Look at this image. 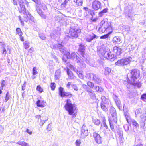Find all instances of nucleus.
Wrapping results in <instances>:
<instances>
[{
  "mask_svg": "<svg viewBox=\"0 0 146 146\" xmlns=\"http://www.w3.org/2000/svg\"><path fill=\"white\" fill-rule=\"evenodd\" d=\"M17 1L19 5V7H18L19 11L21 13L24 14L23 19H21L20 16H19L21 24L23 26L24 22H27L28 20L30 22V21L33 22L34 17L31 15L27 11H26L25 6H27L28 4L26 0H17Z\"/></svg>",
  "mask_w": 146,
  "mask_h": 146,
  "instance_id": "1",
  "label": "nucleus"
},
{
  "mask_svg": "<svg viewBox=\"0 0 146 146\" xmlns=\"http://www.w3.org/2000/svg\"><path fill=\"white\" fill-rule=\"evenodd\" d=\"M130 79L128 77L127 82L139 88L141 86L140 82L136 81L137 78H139L140 76V71L137 69H134L130 71Z\"/></svg>",
  "mask_w": 146,
  "mask_h": 146,
  "instance_id": "2",
  "label": "nucleus"
},
{
  "mask_svg": "<svg viewBox=\"0 0 146 146\" xmlns=\"http://www.w3.org/2000/svg\"><path fill=\"white\" fill-rule=\"evenodd\" d=\"M51 48L52 49H57L59 50L62 54H64L62 60L65 62H66L67 59L70 58H71V55L70 53L66 50V48L61 44H58L52 45L51 46Z\"/></svg>",
  "mask_w": 146,
  "mask_h": 146,
  "instance_id": "3",
  "label": "nucleus"
},
{
  "mask_svg": "<svg viewBox=\"0 0 146 146\" xmlns=\"http://www.w3.org/2000/svg\"><path fill=\"white\" fill-rule=\"evenodd\" d=\"M69 32H66V36L69 37H78V34L81 31L79 28H68Z\"/></svg>",
  "mask_w": 146,
  "mask_h": 146,
  "instance_id": "4",
  "label": "nucleus"
},
{
  "mask_svg": "<svg viewBox=\"0 0 146 146\" xmlns=\"http://www.w3.org/2000/svg\"><path fill=\"white\" fill-rule=\"evenodd\" d=\"M65 107L66 110L68 112L69 115H72L74 113L75 108L74 105L71 103L70 99L67 100Z\"/></svg>",
  "mask_w": 146,
  "mask_h": 146,
  "instance_id": "5",
  "label": "nucleus"
},
{
  "mask_svg": "<svg viewBox=\"0 0 146 146\" xmlns=\"http://www.w3.org/2000/svg\"><path fill=\"white\" fill-rule=\"evenodd\" d=\"M132 60V58L131 57L128 56L119 60L115 62V64L116 65L120 66L126 65L129 64L131 62Z\"/></svg>",
  "mask_w": 146,
  "mask_h": 146,
  "instance_id": "6",
  "label": "nucleus"
},
{
  "mask_svg": "<svg viewBox=\"0 0 146 146\" xmlns=\"http://www.w3.org/2000/svg\"><path fill=\"white\" fill-rule=\"evenodd\" d=\"M59 94L62 97H68L70 98L72 96L70 93L64 91V88L61 87L59 88Z\"/></svg>",
  "mask_w": 146,
  "mask_h": 146,
  "instance_id": "7",
  "label": "nucleus"
},
{
  "mask_svg": "<svg viewBox=\"0 0 146 146\" xmlns=\"http://www.w3.org/2000/svg\"><path fill=\"white\" fill-rule=\"evenodd\" d=\"M110 113L113 119V121L116 123L117 121V115L116 114L115 109L113 107H111L110 108Z\"/></svg>",
  "mask_w": 146,
  "mask_h": 146,
  "instance_id": "8",
  "label": "nucleus"
},
{
  "mask_svg": "<svg viewBox=\"0 0 146 146\" xmlns=\"http://www.w3.org/2000/svg\"><path fill=\"white\" fill-rule=\"evenodd\" d=\"M101 3L98 0L94 1L92 3V7L94 10H97L101 8Z\"/></svg>",
  "mask_w": 146,
  "mask_h": 146,
  "instance_id": "9",
  "label": "nucleus"
},
{
  "mask_svg": "<svg viewBox=\"0 0 146 146\" xmlns=\"http://www.w3.org/2000/svg\"><path fill=\"white\" fill-rule=\"evenodd\" d=\"M88 135V130L85 125H83L82 127L81 137L83 139L85 138Z\"/></svg>",
  "mask_w": 146,
  "mask_h": 146,
  "instance_id": "10",
  "label": "nucleus"
},
{
  "mask_svg": "<svg viewBox=\"0 0 146 146\" xmlns=\"http://www.w3.org/2000/svg\"><path fill=\"white\" fill-rule=\"evenodd\" d=\"M116 55L112 54L111 52H108L104 57L106 59L111 61H113L115 59Z\"/></svg>",
  "mask_w": 146,
  "mask_h": 146,
  "instance_id": "11",
  "label": "nucleus"
},
{
  "mask_svg": "<svg viewBox=\"0 0 146 146\" xmlns=\"http://www.w3.org/2000/svg\"><path fill=\"white\" fill-rule=\"evenodd\" d=\"M108 49H106L105 47H102L99 50H98V52L100 56L101 55L104 57L105 55L108 52Z\"/></svg>",
  "mask_w": 146,
  "mask_h": 146,
  "instance_id": "12",
  "label": "nucleus"
},
{
  "mask_svg": "<svg viewBox=\"0 0 146 146\" xmlns=\"http://www.w3.org/2000/svg\"><path fill=\"white\" fill-rule=\"evenodd\" d=\"M93 136L95 141L98 143H101L102 142L101 138L100 135L96 132L93 133Z\"/></svg>",
  "mask_w": 146,
  "mask_h": 146,
  "instance_id": "13",
  "label": "nucleus"
},
{
  "mask_svg": "<svg viewBox=\"0 0 146 146\" xmlns=\"http://www.w3.org/2000/svg\"><path fill=\"white\" fill-rule=\"evenodd\" d=\"M84 10L85 11L84 15L85 17H86L88 15L90 14L93 16L95 15L94 11L93 10L89 9L87 7H84L83 8Z\"/></svg>",
  "mask_w": 146,
  "mask_h": 146,
  "instance_id": "14",
  "label": "nucleus"
},
{
  "mask_svg": "<svg viewBox=\"0 0 146 146\" xmlns=\"http://www.w3.org/2000/svg\"><path fill=\"white\" fill-rule=\"evenodd\" d=\"M132 8L130 5H128L125 7L124 8V13H125L126 16H127L129 17H130L131 16Z\"/></svg>",
  "mask_w": 146,
  "mask_h": 146,
  "instance_id": "15",
  "label": "nucleus"
},
{
  "mask_svg": "<svg viewBox=\"0 0 146 146\" xmlns=\"http://www.w3.org/2000/svg\"><path fill=\"white\" fill-rule=\"evenodd\" d=\"M98 37L93 33H92L87 36L86 38V40L90 42L95 38H98Z\"/></svg>",
  "mask_w": 146,
  "mask_h": 146,
  "instance_id": "16",
  "label": "nucleus"
},
{
  "mask_svg": "<svg viewBox=\"0 0 146 146\" xmlns=\"http://www.w3.org/2000/svg\"><path fill=\"white\" fill-rule=\"evenodd\" d=\"M70 58H72L76 62H78L81 60V59L77 56L75 52H73L72 53Z\"/></svg>",
  "mask_w": 146,
  "mask_h": 146,
  "instance_id": "17",
  "label": "nucleus"
},
{
  "mask_svg": "<svg viewBox=\"0 0 146 146\" xmlns=\"http://www.w3.org/2000/svg\"><path fill=\"white\" fill-rule=\"evenodd\" d=\"M92 79L96 83L99 84L101 83V80L98 77V76L94 74L92 78Z\"/></svg>",
  "mask_w": 146,
  "mask_h": 146,
  "instance_id": "18",
  "label": "nucleus"
},
{
  "mask_svg": "<svg viewBox=\"0 0 146 146\" xmlns=\"http://www.w3.org/2000/svg\"><path fill=\"white\" fill-rule=\"evenodd\" d=\"M36 11L43 19H45L46 18V16L44 14V13L42 12V10L39 8L37 7L36 9Z\"/></svg>",
  "mask_w": 146,
  "mask_h": 146,
  "instance_id": "19",
  "label": "nucleus"
},
{
  "mask_svg": "<svg viewBox=\"0 0 146 146\" xmlns=\"http://www.w3.org/2000/svg\"><path fill=\"white\" fill-rule=\"evenodd\" d=\"M37 106L38 107H43L46 105V102L42 101H41L40 100H38L36 103Z\"/></svg>",
  "mask_w": 146,
  "mask_h": 146,
  "instance_id": "20",
  "label": "nucleus"
},
{
  "mask_svg": "<svg viewBox=\"0 0 146 146\" xmlns=\"http://www.w3.org/2000/svg\"><path fill=\"white\" fill-rule=\"evenodd\" d=\"M48 118L45 116H43L42 118L40 119L39 124L41 126H43L45 123L47 121Z\"/></svg>",
  "mask_w": 146,
  "mask_h": 146,
  "instance_id": "21",
  "label": "nucleus"
},
{
  "mask_svg": "<svg viewBox=\"0 0 146 146\" xmlns=\"http://www.w3.org/2000/svg\"><path fill=\"white\" fill-rule=\"evenodd\" d=\"M102 102L101 103L106 104L107 105L109 104V100L106 98L105 96H102L101 97Z\"/></svg>",
  "mask_w": 146,
  "mask_h": 146,
  "instance_id": "22",
  "label": "nucleus"
},
{
  "mask_svg": "<svg viewBox=\"0 0 146 146\" xmlns=\"http://www.w3.org/2000/svg\"><path fill=\"white\" fill-rule=\"evenodd\" d=\"M84 47L82 45H80L79 46V51L80 52L81 55L83 57H84Z\"/></svg>",
  "mask_w": 146,
  "mask_h": 146,
  "instance_id": "23",
  "label": "nucleus"
},
{
  "mask_svg": "<svg viewBox=\"0 0 146 146\" xmlns=\"http://www.w3.org/2000/svg\"><path fill=\"white\" fill-rule=\"evenodd\" d=\"M61 71L60 69L56 70L55 72V78L56 80H58L59 79L60 76Z\"/></svg>",
  "mask_w": 146,
  "mask_h": 146,
  "instance_id": "24",
  "label": "nucleus"
},
{
  "mask_svg": "<svg viewBox=\"0 0 146 146\" xmlns=\"http://www.w3.org/2000/svg\"><path fill=\"white\" fill-rule=\"evenodd\" d=\"M113 43H119L121 42V39L118 36L114 37L113 39Z\"/></svg>",
  "mask_w": 146,
  "mask_h": 146,
  "instance_id": "25",
  "label": "nucleus"
},
{
  "mask_svg": "<svg viewBox=\"0 0 146 146\" xmlns=\"http://www.w3.org/2000/svg\"><path fill=\"white\" fill-rule=\"evenodd\" d=\"M108 9L107 8H104L99 13L98 15L99 17H102L104 14L106 13L108 11Z\"/></svg>",
  "mask_w": 146,
  "mask_h": 146,
  "instance_id": "26",
  "label": "nucleus"
},
{
  "mask_svg": "<svg viewBox=\"0 0 146 146\" xmlns=\"http://www.w3.org/2000/svg\"><path fill=\"white\" fill-rule=\"evenodd\" d=\"M105 128L107 129L106 130H104V132L105 134H109L110 132V130L108 129V127L106 123H103V124Z\"/></svg>",
  "mask_w": 146,
  "mask_h": 146,
  "instance_id": "27",
  "label": "nucleus"
},
{
  "mask_svg": "<svg viewBox=\"0 0 146 146\" xmlns=\"http://www.w3.org/2000/svg\"><path fill=\"white\" fill-rule=\"evenodd\" d=\"M109 121L110 124V127L111 130L113 131H115V129L114 128V127L113 126V122H115L114 121H113V119H109Z\"/></svg>",
  "mask_w": 146,
  "mask_h": 146,
  "instance_id": "28",
  "label": "nucleus"
},
{
  "mask_svg": "<svg viewBox=\"0 0 146 146\" xmlns=\"http://www.w3.org/2000/svg\"><path fill=\"white\" fill-rule=\"evenodd\" d=\"M16 143L21 146H29V144L24 141H18Z\"/></svg>",
  "mask_w": 146,
  "mask_h": 146,
  "instance_id": "29",
  "label": "nucleus"
},
{
  "mask_svg": "<svg viewBox=\"0 0 146 146\" xmlns=\"http://www.w3.org/2000/svg\"><path fill=\"white\" fill-rule=\"evenodd\" d=\"M112 32V31L109 32L108 33L101 36L100 37V39H104L108 38L109 35Z\"/></svg>",
  "mask_w": 146,
  "mask_h": 146,
  "instance_id": "30",
  "label": "nucleus"
},
{
  "mask_svg": "<svg viewBox=\"0 0 146 146\" xmlns=\"http://www.w3.org/2000/svg\"><path fill=\"white\" fill-rule=\"evenodd\" d=\"M78 63V64L80 66L81 68H85L86 67V65L85 64L81 59Z\"/></svg>",
  "mask_w": 146,
  "mask_h": 146,
  "instance_id": "31",
  "label": "nucleus"
},
{
  "mask_svg": "<svg viewBox=\"0 0 146 146\" xmlns=\"http://www.w3.org/2000/svg\"><path fill=\"white\" fill-rule=\"evenodd\" d=\"M105 24H104L102 27H112L111 26L110 22L108 23V21H105Z\"/></svg>",
  "mask_w": 146,
  "mask_h": 146,
  "instance_id": "32",
  "label": "nucleus"
},
{
  "mask_svg": "<svg viewBox=\"0 0 146 146\" xmlns=\"http://www.w3.org/2000/svg\"><path fill=\"white\" fill-rule=\"evenodd\" d=\"M94 88L95 89L96 91L98 92H100L103 91L104 90L101 88H100L99 86H96L94 87Z\"/></svg>",
  "mask_w": 146,
  "mask_h": 146,
  "instance_id": "33",
  "label": "nucleus"
},
{
  "mask_svg": "<svg viewBox=\"0 0 146 146\" xmlns=\"http://www.w3.org/2000/svg\"><path fill=\"white\" fill-rule=\"evenodd\" d=\"M77 74L78 76L81 79H82L84 78V75L82 74V72L81 71H76Z\"/></svg>",
  "mask_w": 146,
  "mask_h": 146,
  "instance_id": "34",
  "label": "nucleus"
},
{
  "mask_svg": "<svg viewBox=\"0 0 146 146\" xmlns=\"http://www.w3.org/2000/svg\"><path fill=\"white\" fill-rule=\"evenodd\" d=\"M108 28H98V29L97 30L100 33H104L106 30Z\"/></svg>",
  "mask_w": 146,
  "mask_h": 146,
  "instance_id": "35",
  "label": "nucleus"
},
{
  "mask_svg": "<svg viewBox=\"0 0 146 146\" xmlns=\"http://www.w3.org/2000/svg\"><path fill=\"white\" fill-rule=\"evenodd\" d=\"M23 44L24 47L25 49H27L30 46V43L26 41L24 42Z\"/></svg>",
  "mask_w": 146,
  "mask_h": 146,
  "instance_id": "36",
  "label": "nucleus"
},
{
  "mask_svg": "<svg viewBox=\"0 0 146 146\" xmlns=\"http://www.w3.org/2000/svg\"><path fill=\"white\" fill-rule=\"evenodd\" d=\"M74 2L76 3V4L77 3L78 6H81L83 3L82 0H74Z\"/></svg>",
  "mask_w": 146,
  "mask_h": 146,
  "instance_id": "37",
  "label": "nucleus"
},
{
  "mask_svg": "<svg viewBox=\"0 0 146 146\" xmlns=\"http://www.w3.org/2000/svg\"><path fill=\"white\" fill-rule=\"evenodd\" d=\"M93 122L95 125H99L100 124V121L99 120L97 119H93Z\"/></svg>",
  "mask_w": 146,
  "mask_h": 146,
  "instance_id": "38",
  "label": "nucleus"
},
{
  "mask_svg": "<svg viewBox=\"0 0 146 146\" xmlns=\"http://www.w3.org/2000/svg\"><path fill=\"white\" fill-rule=\"evenodd\" d=\"M89 96L92 99H95L96 98L95 94L93 91L90 92L89 93Z\"/></svg>",
  "mask_w": 146,
  "mask_h": 146,
  "instance_id": "39",
  "label": "nucleus"
},
{
  "mask_svg": "<svg viewBox=\"0 0 146 146\" xmlns=\"http://www.w3.org/2000/svg\"><path fill=\"white\" fill-rule=\"evenodd\" d=\"M93 74V73H87L86 75V78H88L89 79H92Z\"/></svg>",
  "mask_w": 146,
  "mask_h": 146,
  "instance_id": "40",
  "label": "nucleus"
},
{
  "mask_svg": "<svg viewBox=\"0 0 146 146\" xmlns=\"http://www.w3.org/2000/svg\"><path fill=\"white\" fill-rule=\"evenodd\" d=\"M16 33L19 36H22L23 33L20 28H17L16 29Z\"/></svg>",
  "mask_w": 146,
  "mask_h": 146,
  "instance_id": "41",
  "label": "nucleus"
},
{
  "mask_svg": "<svg viewBox=\"0 0 146 146\" xmlns=\"http://www.w3.org/2000/svg\"><path fill=\"white\" fill-rule=\"evenodd\" d=\"M101 107L102 109L104 111H108V109L106 107V106L104 104L101 103Z\"/></svg>",
  "mask_w": 146,
  "mask_h": 146,
  "instance_id": "42",
  "label": "nucleus"
},
{
  "mask_svg": "<svg viewBox=\"0 0 146 146\" xmlns=\"http://www.w3.org/2000/svg\"><path fill=\"white\" fill-rule=\"evenodd\" d=\"M108 21V19L106 18H105L101 21L100 24V27H102L105 24V21Z\"/></svg>",
  "mask_w": 146,
  "mask_h": 146,
  "instance_id": "43",
  "label": "nucleus"
},
{
  "mask_svg": "<svg viewBox=\"0 0 146 146\" xmlns=\"http://www.w3.org/2000/svg\"><path fill=\"white\" fill-rule=\"evenodd\" d=\"M131 122L132 123L133 125L136 127H138L139 125L137 122L134 119L131 120Z\"/></svg>",
  "mask_w": 146,
  "mask_h": 146,
  "instance_id": "44",
  "label": "nucleus"
},
{
  "mask_svg": "<svg viewBox=\"0 0 146 146\" xmlns=\"http://www.w3.org/2000/svg\"><path fill=\"white\" fill-rule=\"evenodd\" d=\"M111 71L110 68H109L107 67L105 69L104 73L106 75L110 73Z\"/></svg>",
  "mask_w": 146,
  "mask_h": 146,
  "instance_id": "45",
  "label": "nucleus"
},
{
  "mask_svg": "<svg viewBox=\"0 0 146 146\" xmlns=\"http://www.w3.org/2000/svg\"><path fill=\"white\" fill-rule=\"evenodd\" d=\"M5 44L3 45V48H2V49H3L2 54H4L5 56L7 52L6 50L5 49Z\"/></svg>",
  "mask_w": 146,
  "mask_h": 146,
  "instance_id": "46",
  "label": "nucleus"
},
{
  "mask_svg": "<svg viewBox=\"0 0 146 146\" xmlns=\"http://www.w3.org/2000/svg\"><path fill=\"white\" fill-rule=\"evenodd\" d=\"M112 97L114 100L115 102L117 101L118 100H119V98H118L117 96L115 94H113V95L112 96Z\"/></svg>",
  "mask_w": 146,
  "mask_h": 146,
  "instance_id": "47",
  "label": "nucleus"
},
{
  "mask_svg": "<svg viewBox=\"0 0 146 146\" xmlns=\"http://www.w3.org/2000/svg\"><path fill=\"white\" fill-rule=\"evenodd\" d=\"M68 66L70 68L74 71L76 72L77 71L76 68L73 65L69 64Z\"/></svg>",
  "mask_w": 146,
  "mask_h": 146,
  "instance_id": "48",
  "label": "nucleus"
},
{
  "mask_svg": "<svg viewBox=\"0 0 146 146\" xmlns=\"http://www.w3.org/2000/svg\"><path fill=\"white\" fill-rule=\"evenodd\" d=\"M81 143V141L79 139H77L75 142L76 146H80Z\"/></svg>",
  "mask_w": 146,
  "mask_h": 146,
  "instance_id": "49",
  "label": "nucleus"
},
{
  "mask_svg": "<svg viewBox=\"0 0 146 146\" xmlns=\"http://www.w3.org/2000/svg\"><path fill=\"white\" fill-rule=\"evenodd\" d=\"M1 86L0 87V88L1 89H3V87L5 86L6 84V82L5 80H3L1 82Z\"/></svg>",
  "mask_w": 146,
  "mask_h": 146,
  "instance_id": "50",
  "label": "nucleus"
},
{
  "mask_svg": "<svg viewBox=\"0 0 146 146\" xmlns=\"http://www.w3.org/2000/svg\"><path fill=\"white\" fill-rule=\"evenodd\" d=\"M141 112V109H137L135 111V114L136 115L139 114Z\"/></svg>",
  "mask_w": 146,
  "mask_h": 146,
  "instance_id": "51",
  "label": "nucleus"
},
{
  "mask_svg": "<svg viewBox=\"0 0 146 146\" xmlns=\"http://www.w3.org/2000/svg\"><path fill=\"white\" fill-rule=\"evenodd\" d=\"M87 84L88 86L91 88H93L94 86V84L90 81H88L87 82Z\"/></svg>",
  "mask_w": 146,
  "mask_h": 146,
  "instance_id": "52",
  "label": "nucleus"
},
{
  "mask_svg": "<svg viewBox=\"0 0 146 146\" xmlns=\"http://www.w3.org/2000/svg\"><path fill=\"white\" fill-rule=\"evenodd\" d=\"M39 35V37L41 39L44 40H45L46 37L45 36L44 34L40 33Z\"/></svg>",
  "mask_w": 146,
  "mask_h": 146,
  "instance_id": "53",
  "label": "nucleus"
},
{
  "mask_svg": "<svg viewBox=\"0 0 146 146\" xmlns=\"http://www.w3.org/2000/svg\"><path fill=\"white\" fill-rule=\"evenodd\" d=\"M115 104L118 107L119 109H120V106L121 104V102L120 100L119 99L118 100L116 101L115 102Z\"/></svg>",
  "mask_w": 146,
  "mask_h": 146,
  "instance_id": "54",
  "label": "nucleus"
},
{
  "mask_svg": "<svg viewBox=\"0 0 146 146\" xmlns=\"http://www.w3.org/2000/svg\"><path fill=\"white\" fill-rule=\"evenodd\" d=\"M9 92H8L6 94L5 97V102H7L9 99Z\"/></svg>",
  "mask_w": 146,
  "mask_h": 146,
  "instance_id": "55",
  "label": "nucleus"
},
{
  "mask_svg": "<svg viewBox=\"0 0 146 146\" xmlns=\"http://www.w3.org/2000/svg\"><path fill=\"white\" fill-rule=\"evenodd\" d=\"M56 87V85L54 83H51L50 84V87L52 90H54Z\"/></svg>",
  "mask_w": 146,
  "mask_h": 146,
  "instance_id": "56",
  "label": "nucleus"
},
{
  "mask_svg": "<svg viewBox=\"0 0 146 146\" xmlns=\"http://www.w3.org/2000/svg\"><path fill=\"white\" fill-rule=\"evenodd\" d=\"M49 63V67L50 68V69L53 68L54 65L53 62L52 61H50Z\"/></svg>",
  "mask_w": 146,
  "mask_h": 146,
  "instance_id": "57",
  "label": "nucleus"
},
{
  "mask_svg": "<svg viewBox=\"0 0 146 146\" xmlns=\"http://www.w3.org/2000/svg\"><path fill=\"white\" fill-rule=\"evenodd\" d=\"M36 89L37 90L39 91L40 92H42V89L40 85H38L37 86Z\"/></svg>",
  "mask_w": 146,
  "mask_h": 146,
  "instance_id": "58",
  "label": "nucleus"
},
{
  "mask_svg": "<svg viewBox=\"0 0 146 146\" xmlns=\"http://www.w3.org/2000/svg\"><path fill=\"white\" fill-rule=\"evenodd\" d=\"M67 73L68 76L70 77L72 76L73 74L72 72L69 71V70L68 68L67 70Z\"/></svg>",
  "mask_w": 146,
  "mask_h": 146,
  "instance_id": "59",
  "label": "nucleus"
},
{
  "mask_svg": "<svg viewBox=\"0 0 146 146\" xmlns=\"http://www.w3.org/2000/svg\"><path fill=\"white\" fill-rule=\"evenodd\" d=\"M68 1H67L65 0L63 3L62 4L61 6L64 7H65L67 5V3Z\"/></svg>",
  "mask_w": 146,
  "mask_h": 146,
  "instance_id": "60",
  "label": "nucleus"
},
{
  "mask_svg": "<svg viewBox=\"0 0 146 146\" xmlns=\"http://www.w3.org/2000/svg\"><path fill=\"white\" fill-rule=\"evenodd\" d=\"M36 67H34L33 69V74L35 75L37 74L38 72L36 71Z\"/></svg>",
  "mask_w": 146,
  "mask_h": 146,
  "instance_id": "61",
  "label": "nucleus"
},
{
  "mask_svg": "<svg viewBox=\"0 0 146 146\" xmlns=\"http://www.w3.org/2000/svg\"><path fill=\"white\" fill-rule=\"evenodd\" d=\"M123 127L125 131H127L129 130V127L128 125H124L123 126Z\"/></svg>",
  "mask_w": 146,
  "mask_h": 146,
  "instance_id": "62",
  "label": "nucleus"
},
{
  "mask_svg": "<svg viewBox=\"0 0 146 146\" xmlns=\"http://www.w3.org/2000/svg\"><path fill=\"white\" fill-rule=\"evenodd\" d=\"M42 8V9L44 10H46L47 9V8L46 5L44 3H42L41 4Z\"/></svg>",
  "mask_w": 146,
  "mask_h": 146,
  "instance_id": "63",
  "label": "nucleus"
},
{
  "mask_svg": "<svg viewBox=\"0 0 146 146\" xmlns=\"http://www.w3.org/2000/svg\"><path fill=\"white\" fill-rule=\"evenodd\" d=\"M141 98L143 100H145L146 99V94H144L142 95Z\"/></svg>",
  "mask_w": 146,
  "mask_h": 146,
  "instance_id": "64",
  "label": "nucleus"
}]
</instances>
